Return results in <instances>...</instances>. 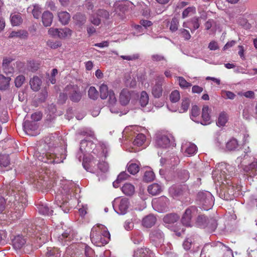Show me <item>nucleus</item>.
I'll return each mask as SVG.
<instances>
[{
    "label": "nucleus",
    "instance_id": "nucleus-1",
    "mask_svg": "<svg viewBox=\"0 0 257 257\" xmlns=\"http://www.w3.org/2000/svg\"><path fill=\"white\" fill-rule=\"evenodd\" d=\"M234 173L235 168L234 167L221 163L216 166L215 169L212 172V178L215 182L224 184V181H225L226 184H229L227 180L231 177Z\"/></svg>",
    "mask_w": 257,
    "mask_h": 257
},
{
    "label": "nucleus",
    "instance_id": "nucleus-2",
    "mask_svg": "<svg viewBox=\"0 0 257 257\" xmlns=\"http://www.w3.org/2000/svg\"><path fill=\"white\" fill-rule=\"evenodd\" d=\"M110 237L109 232L103 225H96L91 229V240L96 246H101L107 244L110 240Z\"/></svg>",
    "mask_w": 257,
    "mask_h": 257
},
{
    "label": "nucleus",
    "instance_id": "nucleus-3",
    "mask_svg": "<svg viewBox=\"0 0 257 257\" xmlns=\"http://www.w3.org/2000/svg\"><path fill=\"white\" fill-rule=\"evenodd\" d=\"M197 199L199 201L203 209L208 210L214 204V198L212 194L208 191L199 192L197 194Z\"/></svg>",
    "mask_w": 257,
    "mask_h": 257
},
{
    "label": "nucleus",
    "instance_id": "nucleus-4",
    "mask_svg": "<svg viewBox=\"0 0 257 257\" xmlns=\"http://www.w3.org/2000/svg\"><path fill=\"white\" fill-rule=\"evenodd\" d=\"M130 206L128 199L126 198H117L114 199L113 207L116 213L119 214H125Z\"/></svg>",
    "mask_w": 257,
    "mask_h": 257
},
{
    "label": "nucleus",
    "instance_id": "nucleus-5",
    "mask_svg": "<svg viewBox=\"0 0 257 257\" xmlns=\"http://www.w3.org/2000/svg\"><path fill=\"white\" fill-rule=\"evenodd\" d=\"M196 224L201 228L207 227L212 231H214L217 226V221L215 219H209L204 215H200L198 216Z\"/></svg>",
    "mask_w": 257,
    "mask_h": 257
},
{
    "label": "nucleus",
    "instance_id": "nucleus-6",
    "mask_svg": "<svg viewBox=\"0 0 257 257\" xmlns=\"http://www.w3.org/2000/svg\"><path fill=\"white\" fill-rule=\"evenodd\" d=\"M64 92L65 95L69 96L70 99L73 102H78L81 99L82 95L77 85H67L64 89Z\"/></svg>",
    "mask_w": 257,
    "mask_h": 257
},
{
    "label": "nucleus",
    "instance_id": "nucleus-7",
    "mask_svg": "<svg viewBox=\"0 0 257 257\" xmlns=\"http://www.w3.org/2000/svg\"><path fill=\"white\" fill-rule=\"evenodd\" d=\"M174 140L172 136L168 133H161L157 134L156 146L157 147L166 148L169 146Z\"/></svg>",
    "mask_w": 257,
    "mask_h": 257
},
{
    "label": "nucleus",
    "instance_id": "nucleus-8",
    "mask_svg": "<svg viewBox=\"0 0 257 257\" xmlns=\"http://www.w3.org/2000/svg\"><path fill=\"white\" fill-rule=\"evenodd\" d=\"M169 204V199L165 196H161L152 201L153 208L159 212L167 211L168 209Z\"/></svg>",
    "mask_w": 257,
    "mask_h": 257
},
{
    "label": "nucleus",
    "instance_id": "nucleus-9",
    "mask_svg": "<svg viewBox=\"0 0 257 257\" xmlns=\"http://www.w3.org/2000/svg\"><path fill=\"white\" fill-rule=\"evenodd\" d=\"M151 241L156 246H158L163 242L164 234L159 228L153 229L150 233Z\"/></svg>",
    "mask_w": 257,
    "mask_h": 257
},
{
    "label": "nucleus",
    "instance_id": "nucleus-10",
    "mask_svg": "<svg viewBox=\"0 0 257 257\" xmlns=\"http://www.w3.org/2000/svg\"><path fill=\"white\" fill-rule=\"evenodd\" d=\"M164 82L163 76L157 77L155 83L152 87V94L155 98H160L163 93L162 85Z\"/></svg>",
    "mask_w": 257,
    "mask_h": 257
},
{
    "label": "nucleus",
    "instance_id": "nucleus-11",
    "mask_svg": "<svg viewBox=\"0 0 257 257\" xmlns=\"http://www.w3.org/2000/svg\"><path fill=\"white\" fill-rule=\"evenodd\" d=\"M23 128L26 133L30 136H35L39 134L38 126L35 121H25L23 123Z\"/></svg>",
    "mask_w": 257,
    "mask_h": 257
},
{
    "label": "nucleus",
    "instance_id": "nucleus-12",
    "mask_svg": "<svg viewBox=\"0 0 257 257\" xmlns=\"http://www.w3.org/2000/svg\"><path fill=\"white\" fill-rule=\"evenodd\" d=\"M196 213V209L194 207H191L187 208L182 217L181 221L182 224L186 226H190L191 225L192 217Z\"/></svg>",
    "mask_w": 257,
    "mask_h": 257
},
{
    "label": "nucleus",
    "instance_id": "nucleus-13",
    "mask_svg": "<svg viewBox=\"0 0 257 257\" xmlns=\"http://www.w3.org/2000/svg\"><path fill=\"white\" fill-rule=\"evenodd\" d=\"M196 146L190 142H185L182 145L181 150L186 155H193L197 152Z\"/></svg>",
    "mask_w": 257,
    "mask_h": 257
},
{
    "label": "nucleus",
    "instance_id": "nucleus-14",
    "mask_svg": "<svg viewBox=\"0 0 257 257\" xmlns=\"http://www.w3.org/2000/svg\"><path fill=\"white\" fill-rule=\"evenodd\" d=\"M13 61V59L11 57H6L3 60V69L7 74H13L15 71V68L11 65Z\"/></svg>",
    "mask_w": 257,
    "mask_h": 257
},
{
    "label": "nucleus",
    "instance_id": "nucleus-15",
    "mask_svg": "<svg viewBox=\"0 0 257 257\" xmlns=\"http://www.w3.org/2000/svg\"><path fill=\"white\" fill-rule=\"evenodd\" d=\"M72 230L70 228H67L65 231L62 232L60 235H59L58 240L60 242L63 243V241L66 242L71 240L73 237Z\"/></svg>",
    "mask_w": 257,
    "mask_h": 257
},
{
    "label": "nucleus",
    "instance_id": "nucleus-16",
    "mask_svg": "<svg viewBox=\"0 0 257 257\" xmlns=\"http://www.w3.org/2000/svg\"><path fill=\"white\" fill-rule=\"evenodd\" d=\"M53 15L49 11H45L42 16V20L44 26H50L53 21Z\"/></svg>",
    "mask_w": 257,
    "mask_h": 257
},
{
    "label": "nucleus",
    "instance_id": "nucleus-17",
    "mask_svg": "<svg viewBox=\"0 0 257 257\" xmlns=\"http://www.w3.org/2000/svg\"><path fill=\"white\" fill-rule=\"evenodd\" d=\"M131 99V94L127 89H123L119 96V101L123 105H126L128 103Z\"/></svg>",
    "mask_w": 257,
    "mask_h": 257
},
{
    "label": "nucleus",
    "instance_id": "nucleus-18",
    "mask_svg": "<svg viewBox=\"0 0 257 257\" xmlns=\"http://www.w3.org/2000/svg\"><path fill=\"white\" fill-rule=\"evenodd\" d=\"M134 257H153V254L148 248H140L134 251Z\"/></svg>",
    "mask_w": 257,
    "mask_h": 257
},
{
    "label": "nucleus",
    "instance_id": "nucleus-19",
    "mask_svg": "<svg viewBox=\"0 0 257 257\" xmlns=\"http://www.w3.org/2000/svg\"><path fill=\"white\" fill-rule=\"evenodd\" d=\"M15 200L17 203H21V204L20 205L18 209H19V212L18 213L16 211L15 213L13 214V215L12 216V218H14V217H16V218H18L20 217L23 214L24 210V206L25 205V202L26 200V198H23L21 200L20 198L17 199V197H15Z\"/></svg>",
    "mask_w": 257,
    "mask_h": 257
},
{
    "label": "nucleus",
    "instance_id": "nucleus-20",
    "mask_svg": "<svg viewBox=\"0 0 257 257\" xmlns=\"http://www.w3.org/2000/svg\"><path fill=\"white\" fill-rule=\"evenodd\" d=\"M202 121L201 124L207 125L210 123V116L209 113V107L208 106H204L202 108Z\"/></svg>",
    "mask_w": 257,
    "mask_h": 257
},
{
    "label": "nucleus",
    "instance_id": "nucleus-21",
    "mask_svg": "<svg viewBox=\"0 0 257 257\" xmlns=\"http://www.w3.org/2000/svg\"><path fill=\"white\" fill-rule=\"evenodd\" d=\"M156 221V217L152 214H150L144 218L142 223L143 225L146 227H151L155 224Z\"/></svg>",
    "mask_w": 257,
    "mask_h": 257
},
{
    "label": "nucleus",
    "instance_id": "nucleus-22",
    "mask_svg": "<svg viewBox=\"0 0 257 257\" xmlns=\"http://www.w3.org/2000/svg\"><path fill=\"white\" fill-rule=\"evenodd\" d=\"M179 216L176 213H170L166 215L163 218V221L166 224H173L176 222Z\"/></svg>",
    "mask_w": 257,
    "mask_h": 257
},
{
    "label": "nucleus",
    "instance_id": "nucleus-23",
    "mask_svg": "<svg viewBox=\"0 0 257 257\" xmlns=\"http://www.w3.org/2000/svg\"><path fill=\"white\" fill-rule=\"evenodd\" d=\"M25 239L20 235L16 236L13 241V246L16 249L21 248L25 245Z\"/></svg>",
    "mask_w": 257,
    "mask_h": 257
},
{
    "label": "nucleus",
    "instance_id": "nucleus-24",
    "mask_svg": "<svg viewBox=\"0 0 257 257\" xmlns=\"http://www.w3.org/2000/svg\"><path fill=\"white\" fill-rule=\"evenodd\" d=\"M41 84L42 81L38 76H34L30 81L31 87L35 91H37L40 89Z\"/></svg>",
    "mask_w": 257,
    "mask_h": 257
},
{
    "label": "nucleus",
    "instance_id": "nucleus-25",
    "mask_svg": "<svg viewBox=\"0 0 257 257\" xmlns=\"http://www.w3.org/2000/svg\"><path fill=\"white\" fill-rule=\"evenodd\" d=\"M11 79L10 77H5L0 74V89L5 90L10 87V82Z\"/></svg>",
    "mask_w": 257,
    "mask_h": 257
},
{
    "label": "nucleus",
    "instance_id": "nucleus-26",
    "mask_svg": "<svg viewBox=\"0 0 257 257\" xmlns=\"http://www.w3.org/2000/svg\"><path fill=\"white\" fill-rule=\"evenodd\" d=\"M148 191L152 195H156L162 191V187L158 183H154L148 186Z\"/></svg>",
    "mask_w": 257,
    "mask_h": 257
},
{
    "label": "nucleus",
    "instance_id": "nucleus-27",
    "mask_svg": "<svg viewBox=\"0 0 257 257\" xmlns=\"http://www.w3.org/2000/svg\"><path fill=\"white\" fill-rule=\"evenodd\" d=\"M58 16L60 22L63 25H66L68 24L70 18V15L67 12H60L58 13Z\"/></svg>",
    "mask_w": 257,
    "mask_h": 257
},
{
    "label": "nucleus",
    "instance_id": "nucleus-28",
    "mask_svg": "<svg viewBox=\"0 0 257 257\" xmlns=\"http://www.w3.org/2000/svg\"><path fill=\"white\" fill-rule=\"evenodd\" d=\"M108 96L109 97L108 103L109 106L111 107L113 106L116 102V98L114 92L112 90H109ZM110 110L113 113H117L118 112V110H113L112 107L110 108Z\"/></svg>",
    "mask_w": 257,
    "mask_h": 257
},
{
    "label": "nucleus",
    "instance_id": "nucleus-29",
    "mask_svg": "<svg viewBox=\"0 0 257 257\" xmlns=\"http://www.w3.org/2000/svg\"><path fill=\"white\" fill-rule=\"evenodd\" d=\"M121 190L126 195L131 196L135 192V187L130 183H126L122 187Z\"/></svg>",
    "mask_w": 257,
    "mask_h": 257
},
{
    "label": "nucleus",
    "instance_id": "nucleus-30",
    "mask_svg": "<svg viewBox=\"0 0 257 257\" xmlns=\"http://www.w3.org/2000/svg\"><path fill=\"white\" fill-rule=\"evenodd\" d=\"M228 115L225 112H221L218 117L216 121L217 125L219 126H224L228 121Z\"/></svg>",
    "mask_w": 257,
    "mask_h": 257
},
{
    "label": "nucleus",
    "instance_id": "nucleus-31",
    "mask_svg": "<svg viewBox=\"0 0 257 257\" xmlns=\"http://www.w3.org/2000/svg\"><path fill=\"white\" fill-rule=\"evenodd\" d=\"M32 7H32H29L28 8V11H32L34 17L36 19H38L41 14V8L38 4L33 5Z\"/></svg>",
    "mask_w": 257,
    "mask_h": 257
},
{
    "label": "nucleus",
    "instance_id": "nucleus-32",
    "mask_svg": "<svg viewBox=\"0 0 257 257\" xmlns=\"http://www.w3.org/2000/svg\"><path fill=\"white\" fill-rule=\"evenodd\" d=\"M47 257H60V251L57 248L48 247L45 252Z\"/></svg>",
    "mask_w": 257,
    "mask_h": 257
},
{
    "label": "nucleus",
    "instance_id": "nucleus-33",
    "mask_svg": "<svg viewBox=\"0 0 257 257\" xmlns=\"http://www.w3.org/2000/svg\"><path fill=\"white\" fill-rule=\"evenodd\" d=\"M38 209L39 212L43 215H51L53 212V211L50 209L46 204L39 205Z\"/></svg>",
    "mask_w": 257,
    "mask_h": 257
},
{
    "label": "nucleus",
    "instance_id": "nucleus-34",
    "mask_svg": "<svg viewBox=\"0 0 257 257\" xmlns=\"http://www.w3.org/2000/svg\"><path fill=\"white\" fill-rule=\"evenodd\" d=\"M57 37L62 39L71 36L72 31L67 28L64 29H59Z\"/></svg>",
    "mask_w": 257,
    "mask_h": 257
},
{
    "label": "nucleus",
    "instance_id": "nucleus-35",
    "mask_svg": "<svg viewBox=\"0 0 257 257\" xmlns=\"http://www.w3.org/2000/svg\"><path fill=\"white\" fill-rule=\"evenodd\" d=\"M145 141V136L143 134H139L134 139L133 145L137 147H140L143 145Z\"/></svg>",
    "mask_w": 257,
    "mask_h": 257
},
{
    "label": "nucleus",
    "instance_id": "nucleus-36",
    "mask_svg": "<svg viewBox=\"0 0 257 257\" xmlns=\"http://www.w3.org/2000/svg\"><path fill=\"white\" fill-rule=\"evenodd\" d=\"M100 96L101 99H106L108 95L109 92L108 87L105 83H102L99 87Z\"/></svg>",
    "mask_w": 257,
    "mask_h": 257
},
{
    "label": "nucleus",
    "instance_id": "nucleus-37",
    "mask_svg": "<svg viewBox=\"0 0 257 257\" xmlns=\"http://www.w3.org/2000/svg\"><path fill=\"white\" fill-rule=\"evenodd\" d=\"M132 240L135 244H139L144 240V237L141 232L135 231L132 237Z\"/></svg>",
    "mask_w": 257,
    "mask_h": 257
},
{
    "label": "nucleus",
    "instance_id": "nucleus-38",
    "mask_svg": "<svg viewBox=\"0 0 257 257\" xmlns=\"http://www.w3.org/2000/svg\"><path fill=\"white\" fill-rule=\"evenodd\" d=\"M238 146V142L235 139L229 140L226 144V148L228 151H234Z\"/></svg>",
    "mask_w": 257,
    "mask_h": 257
},
{
    "label": "nucleus",
    "instance_id": "nucleus-39",
    "mask_svg": "<svg viewBox=\"0 0 257 257\" xmlns=\"http://www.w3.org/2000/svg\"><path fill=\"white\" fill-rule=\"evenodd\" d=\"M149 100V96L148 94L145 91L141 92L140 97V103L142 107L146 106Z\"/></svg>",
    "mask_w": 257,
    "mask_h": 257
},
{
    "label": "nucleus",
    "instance_id": "nucleus-40",
    "mask_svg": "<svg viewBox=\"0 0 257 257\" xmlns=\"http://www.w3.org/2000/svg\"><path fill=\"white\" fill-rule=\"evenodd\" d=\"M28 34L26 31H13L10 33L9 36L10 38L13 37H20L21 38L25 39L28 37Z\"/></svg>",
    "mask_w": 257,
    "mask_h": 257
},
{
    "label": "nucleus",
    "instance_id": "nucleus-41",
    "mask_svg": "<svg viewBox=\"0 0 257 257\" xmlns=\"http://www.w3.org/2000/svg\"><path fill=\"white\" fill-rule=\"evenodd\" d=\"M196 13V9L194 7H190L185 9L182 13V18L185 19L190 15Z\"/></svg>",
    "mask_w": 257,
    "mask_h": 257
},
{
    "label": "nucleus",
    "instance_id": "nucleus-42",
    "mask_svg": "<svg viewBox=\"0 0 257 257\" xmlns=\"http://www.w3.org/2000/svg\"><path fill=\"white\" fill-rule=\"evenodd\" d=\"M140 169L139 165L136 163H131L127 166V171L132 175L137 174Z\"/></svg>",
    "mask_w": 257,
    "mask_h": 257
},
{
    "label": "nucleus",
    "instance_id": "nucleus-43",
    "mask_svg": "<svg viewBox=\"0 0 257 257\" xmlns=\"http://www.w3.org/2000/svg\"><path fill=\"white\" fill-rule=\"evenodd\" d=\"M10 163L9 156L8 155H0V166L7 167Z\"/></svg>",
    "mask_w": 257,
    "mask_h": 257
},
{
    "label": "nucleus",
    "instance_id": "nucleus-44",
    "mask_svg": "<svg viewBox=\"0 0 257 257\" xmlns=\"http://www.w3.org/2000/svg\"><path fill=\"white\" fill-rule=\"evenodd\" d=\"M190 105V100L188 98H184L182 99L180 112L183 113L186 111Z\"/></svg>",
    "mask_w": 257,
    "mask_h": 257
},
{
    "label": "nucleus",
    "instance_id": "nucleus-45",
    "mask_svg": "<svg viewBox=\"0 0 257 257\" xmlns=\"http://www.w3.org/2000/svg\"><path fill=\"white\" fill-rule=\"evenodd\" d=\"M97 15L102 21L108 19L109 17V13L105 10H98Z\"/></svg>",
    "mask_w": 257,
    "mask_h": 257
},
{
    "label": "nucleus",
    "instance_id": "nucleus-46",
    "mask_svg": "<svg viewBox=\"0 0 257 257\" xmlns=\"http://www.w3.org/2000/svg\"><path fill=\"white\" fill-rule=\"evenodd\" d=\"M97 140H95V142L89 141L88 140V146L86 148V152H93L94 154H95V149L96 147L97 142Z\"/></svg>",
    "mask_w": 257,
    "mask_h": 257
},
{
    "label": "nucleus",
    "instance_id": "nucleus-47",
    "mask_svg": "<svg viewBox=\"0 0 257 257\" xmlns=\"http://www.w3.org/2000/svg\"><path fill=\"white\" fill-rule=\"evenodd\" d=\"M27 67L29 70L36 71L39 67V64L34 60H30L28 61Z\"/></svg>",
    "mask_w": 257,
    "mask_h": 257
},
{
    "label": "nucleus",
    "instance_id": "nucleus-48",
    "mask_svg": "<svg viewBox=\"0 0 257 257\" xmlns=\"http://www.w3.org/2000/svg\"><path fill=\"white\" fill-rule=\"evenodd\" d=\"M22 22V18L20 14L11 15V23L13 26H18Z\"/></svg>",
    "mask_w": 257,
    "mask_h": 257
},
{
    "label": "nucleus",
    "instance_id": "nucleus-49",
    "mask_svg": "<svg viewBox=\"0 0 257 257\" xmlns=\"http://www.w3.org/2000/svg\"><path fill=\"white\" fill-rule=\"evenodd\" d=\"M89 97L93 100H95L98 98V92L96 88L93 86H91L88 90Z\"/></svg>",
    "mask_w": 257,
    "mask_h": 257
},
{
    "label": "nucleus",
    "instance_id": "nucleus-50",
    "mask_svg": "<svg viewBox=\"0 0 257 257\" xmlns=\"http://www.w3.org/2000/svg\"><path fill=\"white\" fill-rule=\"evenodd\" d=\"M180 99V93L177 90L173 91L170 95V99L172 102H176L178 101Z\"/></svg>",
    "mask_w": 257,
    "mask_h": 257
},
{
    "label": "nucleus",
    "instance_id": "nucleus-51",
    "mask_svg": "<svg viewBox=\"0 0 257 257\" xmlns=\"http://www.w3.org/2000/svg\"><path fill=\"white\" fill-rule=\"evenodd\" d=\"M155 175L152 171H146L144 176V180L146 182H151L154 180Z\"/></svg>",
    "mask_w": 257,
    "mask_h": 257
},
{
    "label": "nucleus",
    "instance_id": "nucleus-52",
    "mask_svg": "<svg viewBox=\"0 0 257 257\" xmlns=\"http://www.w3.org/2000/svg\"><path fill=\"white\" fill-rule=\"evenodd\" d=\"M97 167L101 172L104 173L107 172L109 168L108 164L104 161L100 162L97 165Z\"/></svg>",
    "mask_w": 257,
    "mask_h": 257
},
{
    "label": "nucleus",
    "instance_id": "nucleus-53",
    "mask_svg": "<svg viewBox=\"0 0 257 257\" xmlns=\"http://www.w3.org/2000/svg\"><path fill=\"white\" fill-rule=\"evenodd\" d=\"M179 26V20L175 18L172 19L170 26V30L172 32H175L178 30Z\"/></svg>",
    "mask_w": 257,
    "mask_h": 257
},
{
    "label": "nucleus",
    "instance_id": "nucleus-54",
    "mask_svg": "<svg viewBox=\"0 0 257 257\" xmlns=\"http://www.w3.org/2000/svg\"><path fill=\"white\" fill-rule=\"evenodd\" d=\"M47 44L48 46L54 49H57L62 45L61 42L58 41H54L52 40H48L47 42Z\"/></svg>",
    "mask_w": 257,
    "mask_h": 257
},
{
    "label": "nucleus",
    "instance_id": "nucleus-55",
    "mask_svg": "<svg viewBox=\"0 0 257 257\" xmlns=\"http://www.w3.org/2000/svg\"><path fill=\"white\" fill-rule=\"evenodd\" d=\"M94 164V163L92 161L87 162L85 159H83L82 165L83 168L87 171L92 172L93 171L92 167Z\"/></svg>",
    "mask_w": 257,
    "mask_h": 257
},
{
    "label": "nucleus",
    "instance_id": "nucleus-56",
    "mask_svg": "<svg viewBox=\"0 0 257 257\" xmlns=\"http://www.w3.org/2000/svg\"><path fill=\"white\" fill-rule=\"evenodd\" d=\"M25 81V77L23 75L18 76L15 81V85L17 87H21Z\"/></svg>",
    "mask_w": 257,
    "mask_h": 257
},
{
    "label": "nucleus",
    "instance_id": "nucleus-57",
    "mask_svg": "<svg viewBox=\"0 0 257 257\" xmlns=\"http://www.w3.org/2000/svg\"><path fill=\"white\" fill-rule=\"evenodd\" d=\"M179 85L182 88H187L191 86V84L188 82L183 77L178 78Z\"/></svg>",
    "mask_w": 257,
    "mask_h": 257
},
{
    "label": "nucleus",
    "instance_id": "nucleus-58",
    "mask_svg": "<svg viewBox=\"0 0 257 257\" xmlns=\"http://www.w3.org/2000/svg\"><path fill=\"white\" fill-rule=\"evenodd\" d=\"M252 166H253L254 168H257V161L252 162L247 166L245 165L243 168L244 171L246 173H251V172L253 171V170L251 168Z\"/></svg>",
    "mask_w": 257,
    "mask_h": 257
},
{
    "label": "nucleus",
    "instance_id": "nucleus-59",
    "mask_svg": "<svg viewBox=\"0 0 257 257\" xmlns=\"http://www.w3.org/2000/svg\"><path fill=\"white\" fill-rule=\"evenodd\" d=\"M200 114L199 108L196 105L192 106L191 112V118L194 120V118L198 116Z\"/></svg>",
    "mask_w": 257,
    "mask_h": 257
},
{
    "label": "nucleus",
    "instance_id": "nucleus-60",
    "mask_svg": "<svg viewBox=\"0 0 257 257\" xmlns=\"http://www.w3.org/2000/svg\"><path fill=\"white\" fill-rule=\"evenodd\" d=\"M193 242L191 237L187 238L184 241L183 246L185 249L189 250L191 248Z\"/></svg>",
    "mask_w": 257,
    "mask_h": 257
},
{
    "label": "nucleus",
    "instance_id": "nucleus-61",
    "mask_svg": "<svg viewBox=\"0 0 257 257\" xmlns=\"http://www.w3.org/2000/svg\"><path fill=\"white\" fill-rule=\"evenodd\" d=\"M191 23L193 25V29L191 30V32H194L196 30L200 27L199 23V18L194 17L191 19Z\"/></svg>",
    "mask_w": 257,
    "mask_h": 257
},
{
    "label": "nucleus",
    "instance_id": "nucleus-62",
    "mask_svg": "<svg viewBox=\"0 0 257 257\" xmlns=\"http://www.w3.org/2000/svg\"><path fill=\"white\" fill-rule=\"evenodd\" d=\"M151 59L152 60V61L155 62H159L163 60L166 61L165 57L163 55L159 54H155L152 55L151 56Z\"/></svg>",
    "mask_w": 257,
    "mask_h": 257
},
{
    "label": "nucleus",
    "instance_id": "nucleus-63",
    "mask_svg": "<svg viewBox=\"0 0 257 257\" xmlns=\"http://www.w3.org/2000/svg\"><path fill=\"white\" fill-rule=\"evenodd\" d=\"M120 57L123 60H128V61H133V60L138 59L139 57V54H133L132 55H129V56L121 55Z\"/></svg>",
    "mask_w": 257,
    "mask_h": 257
},
{
    "label": "nucleus",
    "instance_id": "nucleus-64",
    "mask_svg": "<svg viewBox=\"0 0 257 257\" xmlns=\"http://www.w3.org/2000/svg\"><path fill=\"white\" fill-rule=\"evenodd\" d=\"M88 146V140H83L81 141L80 144V150L82 153L86 152V148Z\"/></svg>",
    "mask_w": 257,
    "mask_h": 257
}]
</instances>
